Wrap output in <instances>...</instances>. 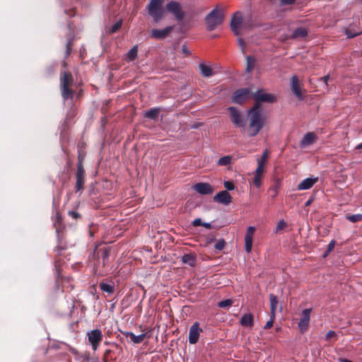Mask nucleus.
Masks as SVG:
<instances>
[{
  "instance_id": "f257e3e1",
  "label": "nucleus",
  "mask_w": 362,
  "mask_h": 362,
  "mask_svg": "<svg viewBox=\"0 0 362 362\" xmlns=\"http://www.w3.org/2000/svg\"><path fill=\"white\" fill-rule=\"evenodd\" d=\"M247 115L249 116L248 135L253 137L259 132L265 122V118L262 113L261 103L255 102Z\"/></svg>"
},
{
  "instance_id": "f03ea898",
  "label": "nucleus",
  "mask_w": 362,
  "mask_h": 362,
  "mask_svg": "<svg viewBox=\"0 0 362 362\" xmlns=\"http://www.w3.org/2000/svg\"><path fill=\"white\" fill-rule=\"evenodd\" d=\"M73 83V77L71 74L64 71L61 74L60 76V88L62 97L64 100L68 99H72L74 95V92L71 88H70V86Z\"/></svg>"
},
{
  "instance_id": "7ed1b4c3",
  "label": "nucleus",
  "mask_w": 362,
  "mask_h": 362,
  "mask_svg": "<svg viewBox=\"0 0 362 362\" xmlns=\"http://www.w3.org/2000/svg\"><path fill=\"white\" fill-rule=\"evenodd\" d=\"M164 0H150L146 8L149 16L152 17L154 22H159L163 17L164 10L162 8V4Z\"/></svg>"
},
{
  "instance_id": "20e7f679",
  "label": "nucleus",
  "mask_w": 362,
  "mask_h": 362,
  "mask_svg": "<svg viewBox=\"0 0 362 362\" xmlns=\"http://www.w3.org/2000/svg\"><path fill=\"white\" fill-rule=\"evenodd\" d=\"M223 21V14L216 6L205 18L207 30H214L218 25L222 23Z\"/></svg>"
},
{
  "instance_id": "39448f33",
  "label": "nucleus",
  "mask_w": 362,
  "mask_h": 362,
  "mask_svg": "<svg viewBox=\"0 0 362 362\" xmlns=\"http://www.w3.org/2000/svg\"><path fill=\"white\" fill-rule=\"evenodd\" d=\"M253 98L255 102L259 103H274L276 101V97L272 93H266L263 89L257 90L254 94Z\"/></svg>"
},
{
  "instance_id": "423d86ee",
  "label": "nucleus",
  "mask_w": 362,
  "mask_h": 362,
  "mask_svg": "<svg viewBox=\"0 0 362 362\" xmlns=\"http://www.w3.org/2000/svg\"><path fill=\"white\" fill-rule=\"evenodd\" d=\"M166 10L173 14L177 21H182L185 17V12L182 9L181 4L175 1H170L165 6Z\"/></svg>"
},
{
  "instance_id": "0eeeda50",
  "label": "nucleus",
  "mask_w": 362,
  "mask_h": 362,
  "mask_svg": "<svg viewBox=\"0 0 362 362\" xmlns=\"http://www.w3.org/2000/svg\"><path fill=\"white\" fill-rule=\"evenodd\" d=\"M228 110L230 112V118L233 124L236 127H245V119L243 115L235 107H228Z\"/></svg>"
},
{
  "instance_id": "6e6552de",
  "label": "nucleus",
  "mask_w": 362,
  "mask_h": 362,
  "mask_svg": "<svg viewBox=\"0 0 362 362\" xmlns=\"http://www.w3.org/2000/svg\"><path fill=\"white\" fill-rule=\"evenodd\" d=\"M85 182V170L81 162H78L77 165V171L76 173V186L75 192L77 193L83 189Z\"/></svg>"
},
{
  "instance_id": "1a4fd4ad",
  "label": "nucleus",
  "mask_w": 362,
  "mask_h": 362,
  "mask_svg": "<svg viewBox=\"0 0 362 362\" xmlns=\"http://www.w3.org/2000/svg\"><path fill=\"white\" fill-rule=\"evenodd\" d=\"M230 28L235 35H239L240 29L243 26V20L241 12L236 11L230 21Z\"/></svg>"
},
{
  "instance_id": "9d476101",
  "label": "nucleus",
  "mask_w": 362,
  "mask_h": 362,
  "mask_svg": "<svg viewBox=\"0 0 362 362\" xmlns=\"http://www.w3.org/2000/svg\"><path fill=\"white\" fill-rule=\"evenodd\" d=\"M88 341L94 351L97 350L103 339V334L100 329H93L87 333Z\"/></svg>"
},
{
  "instance_id": "9b49d317",
  "label": "nucleus",
  "mask_w": 362,
  "mask_h": 362,
  "mask_svg": "<svg viewBox=\"0 0 362 362\" xmlns=\"http://www.w3.org/2000/svg\"><path fill=\"white\" fill-rule=\"evenodd\" d=\"M249 93L250 89L248 88L238 89L233 93L231 101L233 103L242 104L247 98Z\"/></svg>"
},
{
  "instance_id": "f8f14e48",
  "label": "nucleus",
  "mask_w": 362,
  "mask_h": 362,
  "mask_svg": "<svg viewBox=\"0 0 362 362\" xmlns=\"http://www.w3.org/2000/svg\"><path fill=\"white\" fill-rule=\"evenodd\" d=\"M312 309L308 308L303 310L298 326L301 332L308 329Z\"/></svg>"
},
{
  "instance_id": "ddd939ff",
  "label": "nucleus",
  "mask_w": 362,
  "mask_h": 362,
  "mask_svg": "<svg viewBox=\"0 0 362 362\" xmlns=\"http://www.w3.org/2000/svg\"><path fill=\"white\" fill-rule=\"evenodd\" d=\"M173 29V26H167L163 29H153L151 31L150 37L156 40H163L169 35Z\"/></svg>"
},
{
  "instance_id": "4468645a",
  "label": "nucleus",
  "mask_w": 362,
  "mask_h": 362,
  "mask_svg": "<svg viewBox=\"0 0 362 362\" xmlns=\"http://www.w3.org/2000/svg\"><path fill=\"white\" fill-rule=\"evenodd\" d=\"M213 199L215 202H218L223 205H228L232 201V197L227 190H222L217 193L214 197Z\"/></svg>"
},
{
  "instance_id": "2eb2a0df",
  "label": "nucleus",
  "mask_w": 362,
  "mask_h": 362,
  "mask_svg": "<svg viewBox=\"0 0 362 362\" xmlns=\"http://www.w3.org/2000/svg\"><path fill=\"white\" fill-rule=\"evenodd\" d=\"M202 329L199 328L198 322H194L189 329V342L191 344H194L197 342Z\"/></svg>"
},
{
  "instance_id": "dca6fc26",
  "label": "nucleus",
  "mask_w": 362,
  "mask_h": 362,
  "mask_svg": "<svg viewBox=\"0 0 362 362\" xmlns=\"http://www.w3.org/2000/svg\"><path fill=\"white\" fill-rule=\"evenodd\" d=\"M192 188L199 194L207 195L213 193V189L207 182H198Z\"/></svg>"
},
{
  "instance_id": "f3484780",
  "label": "nucleus",
  "mask_w": 362,
  "mask_h": 362,
  "mask_svg": "<svg viewBox=\"0 0 362 362\" xmlns=\"http://www.w3.org/2000/svg\"><path fill=\"white\" fill-rule=\"evenodd\" d=\"M291 90L293 93V94L300 100H302L303 99L302 93H301V90H300V87L299 80H298L297 76H296V75L293 76L291 78Z\"/></svg>"
},
{
  "instance_id": "a211bd4d",
  "label": "nucleus",
  "mask_w": 362,
  "mask_h": 362,
  "mask_svg": "<svg viewBox=\"0 0 362 362\" xmlns=\"http://www.w3.org/2000/svg\"><path fill=\"white\" fill-rule=\"evenodd\" d=\"M318 177H307L304 179L298 185V189L307 190L310 189L317 182Z\"/></svg>"
},
{
  "instance_id": "6ab92c4d",
  "label": "nucleus",
  "mask_w": 362,
  "mask_h": 362,
  "mask_svg": "<svg viewBox=\"0 0 362 362\" xmlns=\"http://www.w3.org/2000/svg\"><path fill=\"white\" fill-rule=\"evenodd\" d=\"M240 324L244 327L252 328L254 325L253 315L250 313L244 314L240 320Z\"/></svg>"
},
{
  "instance_id": "aec40b11",
  "label": "nucleus",
  "mask_w": 362,
  "mask_h": 362,
  "mask_svg": "<svg viewBox=\"0 0 362 362\" xmlns=\"http://www.w3.org/2000/svg\"><path fill=\"white\" fill-rule=\"evenodd\" d=\"M181 260L185 264L194 267L197 262L196 255L192 253L185 254L182 256Z\"/></svg>"
},
{
  "instance_id": "412c9836",
  "label": "nucleus",
  "mask_w": 362,
  "mask_h": 362,
  "mask_svg": "<svg viewBox=\"0 0 362 362\" xmlns=\"http://www.w3.org/2000/svg\"><path fill=\"white\" fill-rule=\"evenodd\" d=\"M96 255L97 256H102L103 264H105V261L109 257L110 249L107 247H104L103 248L99 249L98 247H95L93 252V256H95Z\"/></svg>"
},
{
  "instance_id": "4be33fe9",
  "label": "nucleus",
  "mask_w": 362,
  "mask_h": 362,
  "mask_svg": "<svg viewBox=\"0 0 362 362\" xmlns=\"http://www.w3.org/2000/svg\"><path fill=\"white\" fill-rule=\"evenodd\" d=\"M308 35V30L305 28L298 27L295 29L291 35V38L293 39H299L303 38Z\"/></svg>"
},
{
  "instance_id": "5701e85b",
  "label": "nucleus",
  "mask_w": 362,
  "mask_h": 362,
  "mask_svg": "<svg viewBox=\"0 0 362 362\" xmlns=\"http://www.w3.org/2000/svg\"><path fill=\"white\" fill-rule=\"evenodd\" d=\"M315 139V135L313 132L306 133L300 141V146H307L314 142Z\"/></svg>"
},
{
  "instance_id": "b1692460",
  "label": "nucleus",
  "mask_w": 362,
  "mask_h": 362,
  "mask_svg": "<svg viewBox=\"0 0 362 362\" xmlns=\"http://www.w3.org/2000/svg\"><path fill=\"white\" fill-rule=\"evenodd\" d=\"M269 300H270V313L271 315H272V317H276V310L278 305V299L276 296L274 294L269 295Z\"/></svg>"
},
{
  "instance_id": "393cba45",
  "label": "nucleus",
  "mask_w": 362,
  "mask_h": 362,
  "mask_svg": "<svg viewBox=\"0 0 362 362\" xmlns=\"http://www.w3.org/2000/svg\"><path fill=\"white\" fill-rule=\"evenodd\" d=\"M124 334H125V336L127 337H129L130 340L134 344H140V343H141L144 341V339H145V337H146V334H139V335H135L132 332H126Z\"/></svg>"
},
{
  "instance_id": "a878e982",
  "label": "nucleus",
  "mask_w": 362,
  "mask_h": 362,
  "mask_svg": "<svg viewBox=\"0 0 362 362\" xmlns=\"http://www.w3.org/2000/svg\"><path fill=\"white\" fill-rule=\"evenodd\" d=\"M159 112L160 109L158 107L151 108L145 112L144 116L146 118L157 120L158 118Z\"/></svg>"
},
{
  "instance_id": "bb28decb",
  "label": "nucleus",
  "mask_w": 362,
  "mask_h": 362,
  "mask_svg": "<svg viewBox=\"0 0 362 362\" xmlns=\"http://www.w3.org/2000/svg\"><path fill=\"white\" fill-rule=\"evenodd\" d=\"M199 69L201 74L204 77H210L213 75V70L211 66H206L204 64L201 63L199 64Z\"/></svg>"
},
{
  "instance_id": "cd10ccee",
  "label": "nucleus",
  "mask_w": 362,
  "mask_h": 362,
  "mask_svg": "<svg viewBox=\"0 0 362 362\" xmlns=\"http://www.w3.org/2000/svg\"><path fill=\"white\" fill-rule=\"evenodd\" d=\"M100 287L103 291L106 292L108 294H112L114 292V285L113 284H107L105 282H102L100 284Z\"/></svg>"
},
{
  "instance_id": "c85d7f7f",
  "label": "nucleus",
  "mask_w": 362,
  "mask_h": 362,
  "mask_svg": "<svg viewBox=\"0 0 362 362\" xmlns=\"http://www.w3.org/2000/svg\"><path fill=\"white\" fill-rule=\"evenodd\" d=\"M138 53V47L137 45L134 46L131 49L127 52V58L129 61H134Z\"/></svg>"
},
{
  "instance_id": "c756f323",
  "label": "nucleus",
  "mask_w": 362,
  "mask_h": 362,
  "mask_svg": "<svg viewBox=\"0 0 362 362\" xmlns=\"http://www.w3.org/2000/svg\"><path fill=\"white\" fill-rule=\"evenodd\" d=\"M231 156H226L219 158L217 162V164L220 166H226L231 163Z\"/></svg>"
},
{
  "instance_id": "7c9ffc66",
  "label": "nucleus",
  "mask_w": 362,
  "mask_h": 362,
  "mask_svg": "<svg viewBox=\"0 0 362 362\" xmlns=\"http://www.w3.org/2000/svg\"><path fill=\"white\" fill-rule=\"evenodd\" d=\"M345 218L351 223H356L362 220V216H361L360 214L353 215L347 214L345 216Z\"/></svg>"
},
{
  "instance_id": "2f4dec72",
  "label": "nucleus",
  "mask_w": 362,
  "mask_h": 362,
  "mask_svg": "<svg viewBox=\"0 0 362 362\" xmlns=\"http://www.w3.org/2000/svg\"><path fill=\"white\" fill-rule=\"evenodd\" d=\"M252 246V238L249 236H245V248L247 253H250Z\"/></svg>"
},
{
  "instance_id": "473e14b6",
  "label": "nucleus",
  "mask_w": 362,
  "mask_h": 362,
  "mask_svg": "<svg viewBox=\"0 0 362 362\" xmlns=\"http://www.w3.org/2000/svg\"><path fill=\"white\" fill-rule=\"evenodd\" d=\"M246 61H247L246 71L250 73L255 66V60L252 58V57L247 56Z\"/></svg>"
},
{
  "instance_id": "72a5a7b5",
  "label": "nucleus",
  "mask_w": 362,
  "mask_h": 362,
  "mask_svg": "<svg viewBox=\"0 0 362 362\" xmlns=\"http://www.w3.org/2000/svg\"><path fill=\"white\" fill-rule=\"evenodd\" d=\"M74 40V35L69 36L67 39V42L66 43V52H65L66 57H68L71 53V44H72Z\"/></svg>"
},
{
  "instance_id": "f704fd0d",
  "label": "nucleus",
  "mask_w": 362,
  "mask_h": 362,
  "mask_svg": "<svg viewBox=\"0 0 362 362\" xmlns=\"http://www.w3.org/2000/svg\"><path fill=\"white\" fill-rule=\"evenodd\" d=\"M345 33L348 38H353L361 33L360 30H352L350 28H346L345 30Z\"/></svg>"
},
{
  "instance_id": "c9c22d12",
  "label": "nucleus",
  "mask_w": 362,
  "mask_h": 362,
  "mask_svg": "<svg viewBox=\"0 0 362 362\" xmlns=\"http://www.w3.org/2000/svg\"><path fill=\"white\" fill-rule=\"evenodd\" d=\"M121 25H122V21H119L116 22L111 26L110 33H116L120 28Z\"/></svg>"
},
{
  "instance_id": "e433bc0d",
  "label": "nucleus",
  "mask_w": 362,
  "mask_h": 362,
  "mask_svg": "<svg viewBox=\"0 0 362 362\" xmlns=\"http://www.w3.org/2000/svg\"><path fill=\"white\" fill-rule=\"evenodd\" d=\"M287 223L284 221V220H280L276 225L275 233H278L279 230L284 229L285 227H286Z\"/></svg>"
},
{
  "instance_id": "4c0bfd02",
  "label": "nucleus",
  "mask_w": 362,
  "mask_h": 362,
  "mask_svg": "<svg viewBox=\"0 0 362 362\" xmlns=\"http://www.w3.org/2000/svg\"><path fill=\"white\" fill-rule=\"evenodd\" d=\"M226 245V242L223 239H219L214 245V247L218 250H222Z\"/></svg>"
},
{
  "instance_id": "58836bf2",
  "label": "nucleus",
  "mask_w": 362,
  "mask_h": 362,
  "mask_svg": "<svg viewBox=\"0 0 362 362\" xmlns=\"http://www.w3.org/2000/svg\"><path fill=\"white\" fill-rule=\"evenodd\" d=\"M268 152L267 150H265L261 156V158L257 160L258 164L261 163L262 165H264L267 159L268 158Z\"/></svg>"
},
{
  "instance_id": "ea45409f",
  "label": "nucleus",
  "mask_w": 362,
  "mask_h": 362,
  "mask_svg": "<svg viewBox=\"0 0 362 362\" xmlns=\"http://www.w3.org/2000/svg\"><path fill=\"white\" fill-rule=\"evenodd\" d=\"M232 300H230V299H226V300H222L221 302L218 303V306L220 308H226L228 306H230L232 305Z\"/></svg>"
},
{
  "instance_id": "a19ab883",
  "label": "nucleus",
  "mask_w": 362,
  "mask_h": 362,
  "mask_svg": "<svg viewBox=\"0 0 362 362\" xmlns=\"http://www.w3.org/2000/svg\"><path fill=\"white\" fill-rule=\"evenodd\" d=\"M223 185L227 191L233 190L235 188V185L231 181H225Z\"/></svg>"
},
{
  "instance_id": "79ce46f5",
  "label": "nucleus",
  "mask_w": 362,
  "mask_h": 362,
  "mask_svg": "<svg viewBox=\"0 0 362 362\" xmlns=\"http://www.w3.org/2000/svg\"><path fill=\"white\" fill-rule=\"evenodd\" d=\"M261 177L262 176L260 175H255L253 182L257 187H259L261 186Z\"/></svg>"
},
{
  "instance_id": "37998d69",
  "label": "nucleus",
  "mask_w": 362,
  "mask_h": 362,
  "mask_svg": "<svg viewBox=\"0 0 362 362\" xmlns=\"http://www.w3.org/2000/svg\"><path fill=\"white\" fill-rule=\"evenodd\" d=\"M263 172H264V165H262L261 163H259L257 165V168L255 170V175L262 176V174L263 173Z\"/></svg>"
},
{
  "instance_id": "c03bdc74",
  "label": "nucleus",
  "mask_w": 362,
  "mask_h": 362,
  "mask_svg": "<svg viewBox=\"0 0 362 362\" xmlns=\"http://www.w3.org/2000/svg\"><path fill=\"white\" fill-rule=\"evenodd\" d=\"M274 319L275 317H272V315L270 316V320L264 325L265 329H269L272 327Z\"/></svg>"
},
{
  "instance_id": "a18cd8bd",
  "label": "nucleus",
  "mask_w": 362,
  "mask_h": 362,
  "mask_svg": "<svg viewBox=\"0 0 362 362\" xmlns=\"http://www.w3.org/2000/svg\"><path fill=\"white\" fill-rule=\"evenodd\" d=\"M69 215L74 219H77L78 218H80V214L77 212V211H69L68 212Z\"/></svg>"
},
{
  "instance_id": "49530a36",
  "label": "nucleus",
  "mask_w": 362,
  "mask_h": 362,
  "mask_svg": "<svg viewBox=\"0 0 362 362\" xmlns=\"http://www.w3.org/2000/svg\"><path fill=\"white\" fill-rule=\"evenodd\" d=\"M255 227L253 226H249L247 228V233L245 235V236H249V237H252V235H253V233L255 232Z\"/></svg>"
},
{
  "instance_id": "de8ad7c7",
  "label": "nucleus",
  "mask_w": 362,
  "mask_h": 362,
  "mask_svg": "<svg viewBox=\"0 0 362 362\" xmlns=\"http://www.w3.org/2000/svg\"><path fill=\"white\" fill-rule=\"evenodd\" d=\"M238 45L240 46V49H242V52H245L244 40L241 37H239V38H238Z\"/></svg>"
},
{
  "instance_id": "09e8293b",
  "label": "nucleus",
  "mask_w": 362,
  "mask_h": 362,
  "mask_svg": "<svg viewBox=\"0 0 362 362\" xmlns=\"http://www.w3.org/2000/svg\"><path fill=\"white\" fill-rule=\"evenodd\" d=\"M281 5H291L295 3L296 0H279Z\"/></svg>"
},
{
  "instance_id": "8fccbe9b",
  "label": "nucleus",
  "mask_w": 362,
  "mask_h": 362,
  "mask_svg": "<svg viewBox=\"0 0 362 362\" xmlns=\"http://www.w3.org/2000/svg\"><path fill=\"white\" fill-rule=\"evenodd\" d=\"M192 225L194 226H202V221L200 218H197L196 219H194L192 222Z\"/></svg>"
},
{
  "instance_id": "3c124183",
  "label": "nucleus",
  "mask_w": 362,
  "mask_h": 362,
  "mask_svg": "<svg viewBox=\"0 0 362 362\" xmlns=\"http://www.w3.org/2000/svg\"><path fill=\"white\" fill-rule=\"evenodd\" d=\"M335 334H336L335 332L330 330V331H329V332L326 334V335H325V339H326V340H328V339H330L331 337H334V336H335Z\"/></svg>"
},
{
  "instance_id": "603ef678",
  "label": "nucleus",
  "mask_w": 362,
  "mask_h": 362,
  "mask_svg": "<svg viewBox=\"0 0 362 362\" xmlns=\"http://www.w3.org/2000/svg\"><path fill=\"white\" fill-rule=\"evenodd\" d=\"M182 53L185 54L189 55L190 54L189 49L185 45L182 46Z\"/></svg>"
},
{
  "instance_id": "864d4df0",
  "label": "nucleus",
  "mask_w": 362,
  "mask_h": 362,
  "mask_svg": "<svg viewBox=\"0 0 362 362\" xmlns=\"http://www.w3.org/2000/svg\"><path fill=\"white\" fill-rule=\"evenodd\" d=\"M334 244H335L334 240H332V241L329 243V245H328V248H327V252H331V251L333 250V248H334Z\"/></svg>"
},
{
  "instance_id": "5fc2aeb1",
  "label": "nucleus",
  "mask_w": 362,
  "mask_h": 362,
  "mask_svg": "<svg viewBox=\"0 0 362 362\" xmlns=\"http://www.w3.org/2000/svg\"><path fill=\"white\" fill-rule=\"evenodd\" d=\"M202 226H204V228H206L207 229H209L211 228V223H209V222H202Z\"/></svg>"
},
{
  "instance_id": "6e6d98bb",
  "label": "nucleus",
  "mask_w": 362,
  "mask_h": 362,
  "mask_svg": "<svg viewBox=\"0 0 362 362\" xmlns=\"http://www.w3.org/2000/svg\"><path fill=\"white\" fill-rule=\"evenodd\" d=\"M329 78V76L326 75V76H323L322 78H321V81H322L327 85Z\"/></svg>"
},
{
  "instance_id": "4d7b16f0",
  "label": "nucleus",
  "mask_w": 362,
  "mask_h": 362,
  "mask_svg": "<svg viewBox=\"0 0 362 362\" xmlns=\"http://www.w3.org/2000/svg\"><path fill=\"white\" fill-rule=\"evenodd\" d=\"M313 201V198H310V199H309L305 202V206H310V205L312 204Z\"/></svg>"
},
{
  "instance_id": "13d9d810",
  "label": "nucleus",
  "mask_w": 362,
  "mask_h": 362,
  "mask_svg": "<svg viewBox=\"0 0 362 362\" xmlns=\"http://www.w3.org/2000/svg\"><path fill=\"white\" fill-rule=\"evenodd\" d=\"M65 13L69 15L67 11H65ZM70 16H75V11H70Z\"/></svg>"
},
{
  "instance_id": "bf43d9fd",
  "label": "nucleus",
  "mask_w": 362,
  "mask_h": 362,
  "mask_svg": "<svg viewBox=\"0 0 362 362\" xmlns=\"http://www.w3.org/2000/svg\"><path fill=\"white\" fill-rule=\"evenodd\" d=\"M339 362H352V361H349V360H347V359H346V358H339Z\"/></svg>"
},
{
  "instance_id": "052dcab7",
  "label": "nucleus",
  "mask_w": 362,
  "mask_h": 362,
  "mask_svg": "<svg viewBox=\"0 0 362 362\" xmlns=\"http://www.w3.org/2000/svg\"><path fill=\"white\" fill-rule=\"evenodd\" d=\"M68 28H69V30L72 32V24L70 21L68 22Z\"/></svg>"
},
{
  "instance_id": "680f3d73",
  "label": "nucleus",
  "mask_w": 362,
  "mask_h": 362,
  "mask_svg": "<svg viewBox=\"0 0 362 362\" xmlns=\"http://www.w3.org/2000/svg\"><path fill=\"white\" fill-rule=\"evenodd\" d=\"M356 149H362V143L356 146Z\"/></svg>"
},
{
  "instance_id": "e2e57ef3",
  "label": "nucleus",
  "mask_w": 362,
  "mask_h": 362,
  "mask_svg": "<svg viewBox=\"0 0 362 362\" xmlns=\"http://www.w3.org/2000/svg\"><path fill=\"white\" fill-rule=\"evenodd\" d=\"M329 252H327H327L325 253L324 257H326Z\"/></svg>"
}]
</instances>
